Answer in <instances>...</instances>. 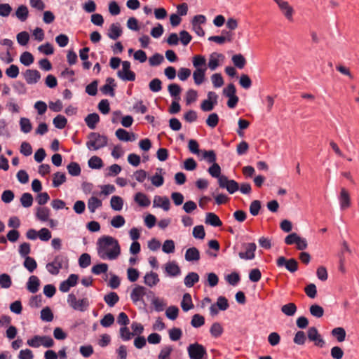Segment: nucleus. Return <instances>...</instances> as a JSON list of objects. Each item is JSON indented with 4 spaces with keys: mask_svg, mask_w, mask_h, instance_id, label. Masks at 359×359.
Wrapping results in <instances>:
<instances>
[{
    "mask_svg": "<svg viewBox=\"0 0 359 359\" xmlns=\"http://www.w3.org/2000/svg\"><path fill=\"white\" fill-rule=\"evenodd\" d=\"M223 331H224V330H223V327L221 325V324L219 323H217V322L214 323L210 329V332L212 337H213L215 338L219 337L222 335V334L223 333Z\"/></svg>",
    "mask_w": 359,
    "mask_h": 359,
    "instance_id": "nucleus-42",
    "label": "nucleus"
},
{
    "mask_svg": "<svg viewBox=\"0 0 359 359\" xmlns=\"http://www.w3.org/2000/svg\"><path fill=\"white\" fill-rule=\"evenodd\" d=\"M66 182V175L64 172H57L53 175V187H59Z\"/></svg>",
    "mask_w": 359,
    "mask_h": 359,
    "instance_id": "nucleus-34",
    "label": "nucleus"
},
{
    "mask_svg": "<svg viewBox=\"0 0 359 359\" xmlns=\"http://www.w3.org/2000/svg\"><path fill=\"white\" fill-rule=\"evenodd\" d=\"M173 351V348L172 346L168 345L162 348L159 355L158 359H170V355Z\"/></svg>",
    "mask_w": 359,
    "mask_h": 359,
    "instance_id": "nucleus-61",
    "label": "nucleus"
},
{
    "mask_svg": "<svg viewBox=\"0 0 359 359\" xmlns=\"http://www.w3.org/2000/svg\"><path fill=\"white\" fill-rule=\"evenodd\" d=\"M107 142L108 138L107 136L98 133L91 132L88 135L86 147L89 150H98L106 147Z\"/></svg>",
    "mask_w": 359,
    "mask_h": 359,
    "instance_id": "nucleus-2",
    "label": "nucleus"
},
{
    "mask_svg": "<svg viewBox=\"0 0 359 359\" xmlns=\"http://www.w3.org/2000/svg\"><path fill=\"white\" fill-rule=\"evenodd\" d=\"M22 74L29 85L36 83L41 79V74L36 69H27Z\"/></svg>",
    "mask_w": 359,
    "mask_h": 359,
    "instance_id": "nucleus-10",
    "label": "nucleus"
},
{
    "mask_svg": "<svg viewBox=\"0 0 359 359\" xmlns=\"http://www.w3.org/2000/svg\"><path fill=\"white\" fill-rule=\"evenodd\" d=\"M21 130L25 133H28L32 130V126L29 119L27 118H21L20 121Z\"/></svg>",
    "mask_w": 359,
    "mask_h": 359,
    "instance_id": "nucleus-55",
    "label": "nucleus"
},
{
    "mask_svg": "<svg viewBox=\"0 0 359 359\" xmlns=\"http://www.w3.org/2000/svg\"><path fill=\"white\" fill-rule=\"evenodd\" d=\"M339 203L341 210H345L351 205L350 195L345 188L341 189Z\"/></svg>",
    "mask_w": 359,
    "mask_h": 359,
    "instance_id": "nucleus-18",
    "label": "nucleus"
},
{
    "mask_svg": "<svg viewBox=\"0 0 359 359\" xmlns=\"http://www.w3.org/2000/svg\"><path fill=\"white\" fill-rule=\"evenodd\" d=\"M111 207L116 211H120L123 208V201L121 197L113 196L110 201Z\"/></svg>",
    "mask_w": 359,
    "mask_h": 359,
    "instance_id": "nucleus-36",
    "label": "nucleus"
},
{
    "mask_svg": "<svg viewBox=\"0 0 359 359\" xmlns=\"http://www.w3.org/2000/svg\"><path fill=\"white\" fill-rule=\"evenodd\" d=\"M149 87L152 92H159L162 89V82L159 79H154L149 82Z\"/></svg>",
    "mask_w": 359,
    "mask_h": 359,
    "instance_id": "nucleus-57",
    "label": "nucleus"
},
{
    "mask_svg": "<svg viewBox=\"0 0 359 359\" xmlns=\"http://www.w3.org/2000/svg\"><path fill=\"white\" fill-rule=\"evenodd\" d=\"M223 55L222 54H219L217 53H213L210 55L209 62L208 64V67L211 70H215L216 68L219 66V60L218 57H222Z\"/></svg>",
    "mask_w": 359,
    "mask_h": 359,
    "instance_id": "nucleus-38",
    "label": "nucleus"
},
{
    "mask_svg": "<svg viewBox=\"0 0 359 359\" xmlns=\"http://www.w3.org/2000/svg\"><path fill=\"white\" fill-rule=\"evenodd\" d=\"M205 223L215 227H219L222 225L219 217L213 212L206 214Z\"/></svg>",
    "mask_w": 359,
    "mask_h": 359,
    "instance_id": "nucleus-23",
    "label": "nucleus"
},
{
    "mask_svg": "<svg viewBox=\"0 0 359 359\" xmlns=\"http://www.w3.org/2000/svg\"><path fill=\"white\" fill-rule=\"evenodd\" d=\"M23 266L26 268L30 273H32L37 267V263L36 260L31 257H25V261L23 262Z\"/></svg>",
    "mask_w": 359,
    "mask_h": 359,
    "instance_id": "nucleus-40",
    "label": "nucleus"
},
{
    "mask_svg": "<svg viewBox=\"0 0 359 359\" xmlns=\"http://www.w3.org/2000/svg\"><path fill=\"white\" fill-rule=\"evenodd\" d=\"M79 276L76 274H71L68 278L62 281L59 287V289L62 292H67L71 287H74L76 285Z\"/></svg>",
    "mask_w": 359,
    "mask_h": 359,
    "instance_id": "nucleus-12",
    "label": "nucleus"
},
{
    "mask_svg": "<svg viewBox=\"0 0 359 359\" xmlns=\"http://www.w3.org/2000/svg\"><path fill=\"white\" fill-rule=\"evenodd\" d=\"M297 308L295 304L288 303L281 307V311L287 316H292L297 312Z\"/></svg>",
    "mask_w": 359,
    "mask_h": 359,
    "instance_id": "nucleus-35",
    "label": "nucleus"
},
{
    "mask_svg": "<svg viewBox=\"0 0 359 359\" xmlns=\"http://www.w3.org/2000/svg\"><path fill=\"white\" fill-rule=\"evenodd\" d=\"M242 248L245 251L238 253V256L241 259L252 260L255 257L257 245L255 243H243Z\"/></svg>",
    "mask_w": 359,
    "mask_h": 359,
    "instance_id": "nucleus-8",
    "label": "nucleus"
},
{
    "mask_svg": "<svg viewBox=\"0 0 359 359\" xmlns=\"http://www.w3.org/2000/svg\"><path fill=\"white\" fill-rule=\"evenodd\" d=\"M116 137L121 141L125 142H133L136 140L135 135L134 133L130 134L128 131L123 128H118L115 132Z\"/></svg>",
    "mask_w": 359,
    "mask_h": 359,
    "instance_id": "nucleus-14",
    "label": "nucleus"
},
{
    "mask_svg": "<svg viewBox=\"0 0 359 359\" xmlns=\"http://www.w3.org/2000/svg\"><path fill=\"white\" fill-rule=\"evenodd\" d=\"M178 313L179 309L175 306H169L165 311L166 317L172 320H174L177 318Z\"/></svg>",
    "mask_w": 359,
    "mask_h": 359,
    "instance_id": "nucleus-54",
    "label": "nucleus"
},
{
    "mask_svg": "<svg viewBox=\"0 0 359 359\" xmlns=\"http://www.w3.org/2000/svg\"><path fill=\"white\" fill-rule=\"evenodd\" d=\"M53 123L55 128L58 129H63L67 123V120L64 116L57 115L53 118Z\"/></svg>",
    "mask_w": 359,
    "mask_h": 359,
    "instance_id": "nucleus-47",
    "label": "nucleus"
},
{
    "mask_svg": "<svg viewBox=\"0 0 359 359\" xmlns=\"http://www.w3.org/2000/svg\"><path fill=\"white\" fill-rule=\"evenodd\" d=\"M187 352L190 359H203L204 355H207L205 348L197 342L189 344Z\"/></svg>",
    "mask_w": 359,
    "mask_h": 359,
    "instance_id": "nucleus-5",
    "label": "nucleus"
},
{
    "mask_svg": "<svg viewBox=\"0 0 359 359\" xmlns=\"http://www.w3.org/2000/svg\"><path fill=\"white\" fill-rule=\"evenodd\" d=\"M164 60L163 56L160 53H155L149 59V62L151 66H158Z\"/></svg>",
    "mask_w": 359,
    "mask_h": 359,
    "instance_id": "nucleus-60",
    "label": "nucleus"
},
{
    "mask_svg": "<svg viewBox=\"0 0 359 359\" xmlns=\"http://www.w3.org/2000/svg\"><path fill=\"white\" fill-rule=\"evenodd\" d=\"M144 279V283L149 287L156 285L160 281L158 274L153 271L146 273Z\"/></svg>",
    "mask_w": 359,
    "mask_h": 359,
    "instance_id": "nucleus-22",
    "label": "nucleus"
},
{
    "mask_svg": "<svg viewBox=\"0 0 359 359\" xmlns=\"http://www.w3.org/2000/svg\"><path fill=\"white\" fill-rule=\"evenodd\" d=\"M68 172L72 176H79L81 174V169L79 164L76 162H71L67 166Z\"/></svg>",
    "mask_w": 359,
    "mask_h": 359,
    "instance_id": "nucleus-41",
    "label": "nucleus"
},
{
    "mask_svg": "<svg viewBox=\"0 0 359 359\" xmlns=\"http://www.w3.org/2000/svg\"><path fill=\"white\" fill-rule=\"evenodd\" d=\"M67 303L72 309L79 311H85L89 306V301L88 298H83L77 300L75 294L73 293H70L68 295Z\"/></svg>",
    "mask_w": 359,
    "mask_h": 359,
    "instance_id": "nucleus-4",
    "label": "nucleus"
},
{
    "mask_svg": "<svg viewBox=\"0 0 359 359\" xmlns=\"http://www.w3.org/2000/svg\"><path fill=\"white\" fill-rule=\"evenodd\" d=\"M20 203L24 208H29L33 203V197L29 193H24L21 196Z\"/></svg>",
    "mask_w": 359,
    "mask_h": 359,
    "instance_id": "nucleus-49",
    "label": "nucleus"
},
{
    "mask_svg": "<svg viewBox=\"0 0 359 359\" xmlns=\"http://www.w3.org/2000/svg\"><path fill=\"white\" fill-rule=\"evenodd\" d=\"M50 212L47 207H39L36 209V217L42 222H46L48 220Z\"/></svg>",
    "mask_w": 359,
    "mask_h": 359,
    "instance_id": "nucleus-32",
    "label": "nucleus"
},
{
    "mask_svg": "<svg viewBox=\"0 0 359 359\" xmlns=\"http://www.w3.org/2000/svg\"><path fill=\"white\" fill-rule=\"evenodd\" d=\"M91 262L90 256L88 253L82 254L79 259V264L81 268L88 267Z\"/></svg>",
    "mask_w": 359,
    "mask_h": 359,
    "instance_id": "nucleus-62",
    "label": "nucleus"
},
{
    "mask_svg": "<svg viewBox=\"0 0 359 359\" xmlns=\"http://www.w3.org/2000/svg\"><path fill=\"white\" fill-rule=\"evenodd\" d=\"M185 259L188 262H196L200 259V252L195 248H188L184 255Z\"/></svg>",
    "mask_w": 359,
    "mask_h": 359,
    "instance_id": "nucleus-21",
    "label": "nucleus"
},
{
    "mask_svg": "<svg viewBox=\"0 0 359 359\" xmlns=\"http://www.w3.org/2000/svg\"><path fill=\"white\" fill-rule=\"evenodd\" d=\"M99 257L102 259H116L121 254L118 241L110 236H103L97 242Z\"/></svg>",
    "mask_w": 359,
    "mask_h": 359,
    "instance_id": "nucleus-1",
    "label": "nucleus"
},
{
    "mask_svg": "<svg viewBox=\"0 0 359 359\" xmlns=\"http://www.w3.org/2000/svg\"><path fill=\"white\" fill-rule=\"evenodd\" d=\"M184 281L187 287H191L199 281V276L195 272H190L185 276Z\"/></svg>",
    "mask_w": 359,
    "mask_h": 359,
    "instance_id": "nucleus-27",
    "label": "nucleus"
},
{
    "mask_svg": "<svg viewBox=\"0 0 359 359\" xmlns=\"http://www.w3.org/2000/svg\"><path fill=\"white\" fill-rule=\"evenodd\" d=\"M122 70L117 72L118 78L123 81H133L135 80V74L130 70V62L129 61H123Z\"/></svg>",
    "mask_w": 359,
    "mask_h": 359,
    "instance_id": "nucleus-7",
    "label": "nucleus"
},
{
    "mask_svg": "<svg viewBox=\"0 0 359 359\" xmlns=\"http://www.w3.org/2000/svg\"><path fill=\"white\" fill-rule=\"evenodd\" d=\"M12 285L11 276L7 273H2L0 275V286L2 288L8 289Z\"/></svg>",
    "mask_w": 359,
    "mask_h": 359,
    "instance_id": "nucleus-51",
    "label": "nucleus"
},
{
    "mask_svg": "<svg viewBox=\"0 0 359 359\" xmlns=\"http://www.w3.org/2000/svg\"><path fill=\"white\" fill-rule=\"evenodd\" d=\"M154 207H160L168 211L170 207L169 198L166 196H156L154 199Z\"/></svg>",
    "mask_w": 359,
    "mask_h": 359,
    "instance_id": "nucleus-15",
    "label": "nucleus"
},
{
    "mask_svg": "<svg viewBox=\"0 0 359 359\" xmlns=\"http://www.w3.org/2000/svg\"><path fill=\"white\" fill-rule=\"evenodd\" d=\"M99 121L100 116L97 113L90 114L85 118L86 125L92 130L95 128L96 125Z\"/></svg>",
    "mask_w": 359,
    "mask_h": 359,
    "instance_id": "nucleus-26",
    "label": "nucleus"
},
{
    "mask_svg": "<svg viewBox=\"0 0 359 359\" xmlns=\"http://www.w3.org/2000/svg\"><path fill=\"white\" fill-rule=\"evenodd\" d=\"M40 285V280L36 276H31L27 283V289L32 293L38 292Z\"/></svg>",
    "mask_w": 359,
    "mask_h": 359,
    "instance_id": "nucleus-19",
    "label": "nucleus"
},
{
    "mask_svg": "<svg viewBox=\"0 0 359 359\" xmlns=\"http://www.w3.org/2000/svg\"><path fill=\"white\" fill-rule=\"evenodd\" d=\"M276 264L278 267L285 266L291 273L298 270V262L293 258L287 260L284 257L281 256L278 258Z\"/></svg>",
    "mask_w": 359,
    "mask_h": 359,
    "instance_id": "nucleus-9",
    "label": "nucleus"
},
{
    "mask_svg": "<svg viewBox=\"0 0 359 359\" xmlns=\"http://www.w3.org/2000/svg\"><path fill=\"white\" fill-rule=\"evenodd\" d=\"M104 300L109 306L112 307L119 301V297L116 292H111L104 297Z\"/></svg>",
    "mask_w": 359,
    "mask_h": 359,
    "instance_id": "nucleus-33",
    "label": "nucleus"
},
{
    "mask_svg": "<svg viewBox=\"0 0 359 359\" xmlns=\"http://www.w3.org/2000/svg\"><path fill=\"white\" fill-rule=\"evenodd\" d=\"M192 63L195 69H207L206 59L203 55H196L194 56Z\"/></svg>",
    "mask_w": 359,
    "mask_h": 359,
    "instance_id": "nucleus-28",
    "label": "nucleus"
},
{
    "mask_svg": "<svg viewBox=\"0 0 359 359\" xmlns=\"http://www.w3.org/2000/svg\"><path fill=\"white\" fill-rule=\"evenodd\" d=\"M28 14V8L25 5L20 6L15 11L16 17L22 22H24L27 19Z\"/></svg>",
    "mask_w": 359,
    "mask_h": 359,
    "instance_id": "nucleus-37",
    "label": "nucleus"
},
{
    "mask_svg": "<svg viewBox=\"0 0 359 359\" xmlns=\"http://www.w3.org/2000/svg\"><path fill=\"white\" fill-rule=\"evenodd\" d=\"M88 166L93 169H100L103 166L102 160L98 156H92L88 160Z\"/></svg>",
    "mask_w": 359,
    "mask_h": 359,
    "instance_id": "nucleus-46",
    "label": "nucleus"
},
{
    "mask_svg": "<svg viewBox=\"0 0 359 359\" xmlns=\"http://www.w3.org/2000/svg\"><path fill=\"white\" fill-rule=\"evenodd\" d=\"M311 314L316 318H321L324 315V309L318 304H313L310 306Z\"/></svg>",
    "mask_w": 359,
    "mask_h": 359,
    "instance_id": "nucleus-50",
    "label": "nucleus"
},
{
    "mask_svg": "<svg viewBox=\"0 0 359 359\" xmlns=\"http://www.w3.org/2000/svg\"><path fill=\"white\" fill-rule=\"evenodd\" d=\"M108 270V265L105 263L98 264L92 267L91 271L95 275H100L102 273H106Z\"/></svg>",
    "mask_w": 359,
    "mask_h": 359,
    "instance_id": "nucleus-59",
    "label": "nucleus"
},
{
    "mask_svg": "<svg viewBox=\"0 0 359 359\" xmlns=\"http://www.w3.org/2000/svg\"><path fill=\"white\" fill-rule=\"evenodd\" d=\"M27 344L33 348H38L40 346H43L45 348H50L54 346L55 341L50 336L35 335L32 339H28Z\"/></svg>",
    "mask_w": 359,
    "mask_h": 359,
    "instance_id": "nucleus-3",
    "label": "nucleus"
},
{
    "mask_svg": "<svg viewBox=\"0 0 359 359\" xmlns=\"http://www.w3.org/2000/svg\"><path fill=\"white\" fill-rule=\"evenodd\" d=\"M181 307L184 311H188L194 307L190 294L185 293L183 295V299L181 302Z\"/></svg>",
    "mask_w": 359,
    "mask_h": 359,
    "instance_id": "nucleus-31",
    "label": "nucleus"
},
{
    "mask_svg": "<svg viewBox=\"0 0 359 359\" xmlns=\"http://www.w3.org/2000/svg\"><path fill=\"white\" fill-rule=\"evenodd\" d=\"M106 84H104L100 88L101 92L104 95L109 94L110 96L114 97L115 95L114 87L116 86V84L115 83V80L111 77H108L106 79Z\"/></svg>",
    "mask_w": 359,
    "mask_h": 359,
    "instance_id": "nucleus-13",
    "label": "nucleus"
},
{
    "mask_svg": "<svg viewBox=\"0 0 359 359\" xmlns=\"http://www.w3.org/2000/svg\"><path fill=\"white\" fill-rule=\"evenodd\" d=\"M206 70L207 69H195L193 78L196 85L199 86L203 83Z\"/></svg>",
    "mask_w": 359,
    "mask_h": 359,
    "instance_id": "nucleus-25",
    "label": "nucleus"
},
{
    "mask_svg": "<svg viewBox=\"0 0 359 359\" xmlns=\"http://www.w3.org/2000/svg\"><path fill=\"white\" fill-rule=\"evenodd\" d=\"M145 293V287L141 285H137L132 290L130 298L134 303H137V302L142 300Z\"/></svg>",
    "mask_w": 359,
    "mask_h": 359,
    "instance_id": "nucleus-16",
    "label": "nucleus"
},
{
    "mask_svg": "<svg viewBox=\"0 0 359 359\" xmlns=\"http://www.w3.org/2000/svg\"><path fill=\"white\" fill-rule=\"evenodd\" d=\"M102 201L95 196L90 197L88 201V208L91 213H94L96 209L102 206Z\"/></svg>",
    "mask_w": 359,
    "mask_h": 359,
    "instance_id": "nucleus-29",
    "label": "nucleus"
},
{
    "mask_svg": "<svg viewBox=\"0 0 359 359\" xmlns=\"http://www.w3.org/2000/svg\"><path fill=\"white\" fill-rule=\"evenodd\" d=\"M332 334L339 342H342L346 338V331L343 327H336L332 330Z\"/></svg>",
    "mask_w": 359,
    "mask_h": 359,
    "instance_id": "nucleus-45",
    "label": "nucleus"
},
{
    "mask_svg": "<svg viewBox=\"0 0 359 359\" xmlns=\"http://www.w3.org/2000/svg\"><path fill=\"white\" fill-rule=\"evenodd\" d=\"M306 341V336L304 331H297L293 339L294 344L297 345H304Z\"/></svg>",
    "mask_w": 359,
    "mask_h": 359,
    "instance_id": "nucleus-58",
    "label": "nucleus"
},
{
    "mask_svg": "<svg viewBox=\"0 0 359 359\" xmlns=\"http://www.w3.org/2000/svg\"><path fill=\"white\" fill-rule=\"evenodd\" d=\"M215 305L221 311H226L229 306L227 299L223 296H220L217 298Z\"/></svg>",
    "mask_w": 359,
    "mask_h": 359,
    "instance_id": "nucleus-63",
    "label": "nucleus"
},
{
    "mask_svg": "<svg viewBox=\"0 0 359 359\" xmlns=\"http://www.w3.org/2000/svg\"><path fill=\"white\" fill-rule=\"evenodd\" d=\"M233 39V34H228V36H211L208 38L210 41H214L222 44L226 41L231 42Z\"/></svg>",
    "mask_w": 359,
    "mask_h": 359,
    "instance_id": "nucleus-30",
    "label": "nucleus"
},
{
    "mask_svg": "<svg viewBox=\"0 0 359 359\" xmlns=\"http://www.w3.org/2000/svg\"><path fill=\"white\" fill-rule=\"evenodd\" d=\"M34 58L32 53L25 51L22 53L20 57V61L25 66H29L34 62Z\"/></svg>",
    "mask_w": 359,
    "mask_h": 359,
    "instance_id": "nucleus-44",
    "label": "nucleus"
},
{
    "mask_svg": "<svg viewBox=\"0 0 359 359\" xmlns=\"http://www.w3.org/2000/svg\"><path fill=\"white\" fill-rule=\"evenodd\" d=\"M231 60L233 65L238 69H243L246 64V60L241 54H236L233 55Z\"/></svg>",
    "mask_w": 359,
    "mask_h": 359,
    "instance_id": "nucleus-43",
    "label": "nucleus"
},
{
    "mask_svg": "<svg viewBox=\"0 0 359 359\" xmlns=\"http://www.w3.org/2000/svg\"><path fill=\"white\" fill-rule=\"evenodd\" d=\"M122 34V29L118 23H112L110 25L107 36L112 40H116Z\"/></svg>",
    "mask_w": 359,
    "mask_h": 359,
    "instance_id": "nucleus-20",
    "label": "nucleus"
},
{
    "mask_svg": "<svg viewBox=\"0 0 359 359\" xmlns=\"http://www.w3.org/2000/svg\"><path fill=\"white\" fill-rule=\"evenodd\" d=\"M168 92L171 97L175 100H180V94L182 91L181 87L177 83H171L168 87Z\"/></svg>",
    "mask_w": 359,
    "mask_h": 359,
    "instance_id": "nucleus-39",
    "label": "nucleus"
},
{
    "mask_svg": "<svg viewBox=\"0 0 359 359\" xmlns=\"http://www.w3.org/2000/svg\"><path fill=\"white\" fill-rule=\"evenodd\" d=\"M205 324V318L203 316L199 314H195L193 316L191 325L196 328L200 327Z\"/></svg>",
    "mask_w": 359,
    "mask_h": 359,
    "instance_id": "nucleus-56",
    "label": "nucleus"
},
{
    "mask_svg": "<svg viewBox=\"0 0 359 359\" xmlns=\"http://www.w3.org/2000/svg\"><path fill=\"white\" fill-rule=\"evenodd\" d=\"M220 188L226 189L230 194H234L239 190V184L233 180H229L225 175H222L218 180Z\"/></svg>",
    "mask_w": 359,
    "mask_h": 359,
    "instance_id": "nucleus-6",
    "label": "nucleus"
},
{
    "mask_svg": "<svg viewBox=\"0 0 359 359\" xmlns=\"http://www.w3.org/2000/svg\"><path fill=\"white\" fill-rule=\"evenodd\" d=\"M278 6L279 8L285 16V18L289 20H292V15L294 13V10L292 6H290L287 1L283 0H273Z\"/></svg>",
    "mask_w": 359,
    "mask_h": 359,
    "instance_id": "nucleus-11",
    "label": "nucleus"
},
{
    "mask_svg": "<svg viewBox=\"0 0 359 359\" xmlns=\"http://www.w3.org/2000/svg\"><path fill=\"white\" fill-rule=\"evenodd\" d=\"M134 201L141 207H148L151 203L147 196L142 192H138L135 195Z\"/></svg>",
    "mask_w": 359,
    "mask_h": 359,
    "instance_id": "nucleus-24",
    "label": "nucleus"
},
{
    "mask_svg": "<svg viewBox=\"0 0 359 359\" xmlns=\"http://www.w3.org/2000/svg\"><path fill=\"white\" fill-rule=\"evenodd\" d=\"M212 163V165L208 168V172L212 177H215L219 180V178L222 176L220 175L221 168L216 162Z\"/></svg>",
    "mask_w": 359,
    "mask_h": 359,
    "instance_id": "nucleus-48",
    "label": "nucleus"
},
{
    "mask_svg": "<svg viewBox=\"0 0 359 359\" xmlns=\"http://www.w3.org/2000/svg\"><path fill=\"white\" fill-rule=\"evenodd\" d=\"M165 271L170 276H177L181 273V269L175 262H168L165 265Z\"/></svg>",
    "mask_w": 359,
    "mask_h": 359,
    "instance_id": "nucleus-17",
    "label": "nucleus"
},
{
    "mask_svg": "<svg viewBox=\"0 0 359 359\" xmlns=\"http://www.w3.org/2000/svg\"><path fill=\"white\" fill-rule=\"evenodd\" d=\"M16 39L20 46H25L29 42V34L27 32L23 31L17 34Z\"/></svg>",
    "mask_w": 359,
    "mask_h": 359,
    "instance_id": "nucleus-53",
    "label": "nucleus"
},
{
    "mask_svg": "<svg viewBox=\"0 0 359 359\" xmlns=\"http://www.w3.org/2000/svg\"><path fill=\"white\" fill-rule=\"evenodd\" d=\"M97 80H94L86 87V92L91 96H95L97 93Z\"/></svg>",
    "mask_w": 359,
    "mask_h": 359,
    "instance_id": "nucleus-64",
    "label": "nucleus"
},
{
    "mask_svg": "<svg viewBox=\"0 0 359 359\" xmlns=\"http://www.w3.org/2000/svg\"><path fill=\"white\" fill-rule=\"evenodd\" d=\"M41 318L46 322H51L53 320V313L49 307L47 306L41 310Z\"/></svg>",
    "mask_w": 359,
    "mask_h": 359,
    "instance_id": "nucleus-52",
    "label": "nucleus"
}]
</instances>
